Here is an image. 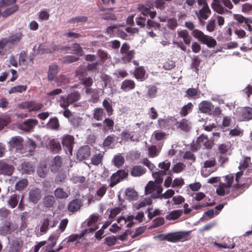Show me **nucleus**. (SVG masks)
Instances as JSON below:
<instances>
[{
	"instance_id": "1",
	"label": "nucleus",
	"mask_w": 252,
	"mask_h": 252,
	"mask_svg": "<svg viewBox=\"0 0 252 252\" xmlns=\"http://www.w3.org/2000/svg\"><path fill=\"white\" fill-rule=\"evenodd\" d=\"M243 174V171L237 172L235 175L234 180V176L233 174H229L223 177L224 182L220 180V178L216 177H212L208 180V183L210 184L217 183L219 182V187L217 189V193L221 196L228 194L231 191L238 188L239 179Z\"/></svg>"
},
{
	"instance_id": "62",
	"label": "nucleus",
	"mask_w": 252,
	"mask_h": 252,
	"mask_svg": "<svg viewBox=\"0 0 252 252\" xmlns=\"http://www.w3.org/2000/svg\"><path fill=\"white\" fill-rule=\"evenodd\" d=\"M177 20L175 18H171L167 21V27L172 30H174L178 26Z\"/></svg>"
},
{
	"instance_id": "56",
	"label": "nucleus",
	"mask_w": 252,
	"mask_h": 252,
	"mask_svg": "<svg viewBox=\"0 0 252 252\" xmlns=\"http://www.w3.org/2000/svg\"><path fill=\"white\" fill-rule=\"evenodd\" d=\"M153 5H139L138 6V9L141 12V14L143 16H146L148 15L151 8H153Z\"/></svg>"
},
{
	"instance_id": "3",
	"label": "nucleus",
	"mask_w": 252,
	"mask_h": 252,
	"mask_svg": "<svg viewBox=\"0 0 252 252\" xmlns=\"http://www.w3.org/2000/svg\"><path fill=\"white\" fill-rule=\"evenodd\" d=\"M17 0H1L0 9L5 7L6 9L1 13V16L6 17L16 12L18 9V5L15 3Z\"/></svg>"
},
{
	"instance_id": "33",
	"label": "nucleus",
	"mask_w": 252,
	"mask_h": 252,
	"mask_svg": "<svg viewBox=\"0 0 252 252\" xmlns=\"http://www.w3.org/2000/svg\"><path fill=\"white\" fill-rule=\"evenodd\" d=\"M122 138L125 140H130L131 141H139V136L127 131H124L121 133Z\"/></svg>"
},
{
	"instance_id": "61",
	"label": "nucleus",
	"mask_w": 252,
	"mask_h": 252,
	"mask_svg": "<svg viewBox=\"0 0 252 252\" xmlns=\"http://www.w3.org/2000/svg\"><path fill=\"white\" fill-rule=\"evenodd\" d=\"M8 43L7 38H2L0 40V55H4L6 52L5 48Z\"/></svg>"
},
{
	"instance_id": "8",
	"label": "nucleus",
	"mask_w": 252,
	"mask_h": 252,
	"mask_svg": "<svg viewBox=\"0 0 252 252\" xmlns=\"http://www.w3.org/2000/svg\"><path fill=\"white\" fill-rule=\"evenodd\" d=\"M19 107L22 109H27L29 111L31 112L41 109L43 107V105L33 101H25L20 104Z\"/></svg>"
},
{
	"instance_id": "2",
	"label": "nucleus",
	"mask_w": 252,
	"mask_h": 252,
	"mask_svg": "<svg viewBox=\"0 0 252 252\" xmlns=\"http://www.w3.org/2000/svg\"><path fill=\"white\" fill-rule=\"evenodd\" d=\"M185 27L189 30L191 31L192 36L197 39L203 44H206L209 47H214L217 44V42L215 39L212 37L205 35L201 31L195 28V25L191 21L186 22Z\"/></svg>"
},
{
	"instance_id": "30",
	"label": "nucleus",
	"mask_w": 252,
	"mask_h": 252,
	"mask_svg": "<svg viewBox=\"0 0 252 252\" xmlns=\"http://www.w3.org/2000/svg\"><path fill=\"white\" fill-rule=\"evenodd\" d=\"M98 219V216L92 215L88 219L87 222V225L88 226L91 227L90 228L87 229L88 232H93L97 229V227L95 226V223L97 221Z\"/></svg>"
},
{
	"instance_id": "41",
	"label": "nucleus",
	"mask_w": 252,
	"mask_h": 252,
	"mask_svg": "<svg viewBox=\"0 0 252 252\" xmlns=\"http://www.w3.org/2000/svg\"><path fill=\"white\" fill-rule=\"evenodd\" d=\"M103 154L99 153L93 156L91 158V163L94 165H98L102 162Z\"/></svg>"
},
{
	"instance_id": "21",
	"label": "nucleus",
	"mask_w": 252,
	"mask_h": 252,
	"mask_svg": "<svg viewBox=\"0 0 252 252\" xmlns=\"http://www.w3.org/2000/svg\"><path fill=\"white\" fill-rule=\"evenodd\" d=\"M23 140L20 136L12 137L9 142V146L11 148H15L16 150H20L22 148Z\"/></svg>"
},
{
	"instance_id": "53",
	"label": "nucleus",
	"mask_w": 252,
	"mask_h": 252,
	"mask_svg": "<svg viewBox=\"0 0 252 252\" xmlns=\"http://www.w3.org/2000/svg\"><path fill=\"white\" fill-rule=\"evenodd\" d=\"M87 233H88V230H85L79 234H75L71 235L68 238L67 242H73L83 237Z\"/></svg>"
},
{
	"instance_id": "26",
	"label": "nucleus",
	"mask_w": 252,
	"mask_h": 252,
	"mask_svg": "<svg viewBox=\"0 0 252 252\" xmlns=\"http://www.w3.org/2000/svg\"><path fill=\"white\" fill-rule=\"evenodd\" d=\"M198 106L199 110L204 113H210L214 107L211 103L207 101H202Z\"/></svg>"
},
{
	"instance_id": "9",
	"label": "nucleus",
	"mask_w": 252,
	"mask_h": 252,
	"mask_svg": "<svg viewBox=\"0 0 252 252\" xmlns=\"http://www.w3.org/2000/svg\"><path fill=\"white\" fill-rule=\"evenodd\" d=\"M117 221L120 224L122 227L124 225L127 227H131L136 223L134 221V217L133 216H128L127 217H120L117 220Z\"/></svg>"
},
{
	"instance_id": "54",
	"label": "nucleus",
	"mask_w": 252,
	"mask_h": 252,
	"mask_svg": "<svg viewBox=\"0 0 252 252\" xmlns=\"http://www.w3.org/2000/svg\"><path fill=\"white\" fill-rule=\"evenodd\" d=\"M55 82L58 86L65 85L69 82L68 78L64 75H59L55 79Z\"/></svg>"
},
{
	"instance_id": "13",
	"label": "nucleus",
	"mask_w": 252,
	"mask_h": 252,
	"mask_svg": "<svg viewBox=\"0 0 252 252\" xmlns=\"http://www.w3.org/2000/svg\"><path fill=\"white\" fill-rule=\"evenodd\" d=\"M126 172L123 170H119L113 174L110 178L109 186L111 188L113 187L126 176Z\"/></svg>"
},
{
	"instance_id": "16",
	"label": "nucleus",
	"mask_w": 252,
	"mask_h": 252,
	"mask_svg": "<svg viewBox=\"0 0 252 252\" xmlns=\"http://www.w3.org/2000/svg\"><path fill=\"white\" fill-rule=\"evenodd\" d=\"M86 72H83L78 70L76 72V77L81 81V83L84 85L86 87H89L92 85L93 80L91 78H85L86 76Z\"/></svg>"
},
{
	"instance_id": "55",
	"label": "nucleus",
	"mask_w": 252,
	"mask_h": 252,
	"mask_svg": "<svg viewBox=\"0 0 252 252\" xmlns=\"http://www.w3.org/2000/svg\"><path fill=\"white\" fill-rule=\"evenodd\" d=\"M104 115V112L103 109L100 108H97L94 110V118L96 120H101Z\"/></svg>"
},
{
	"instance_id": "36",
	"label": "nucleus",
	"mask_w": 252,
	"mask_h": 252,
	"mask_svg": "<svg viewBox=\"0 0 252 252\" xmlns=\"http://www.w3.org/2000/svg\"><path fill=\"white\" fill-rule=\"evenodd\" d=\"M58 72V66L56 64H51L49 66L48 72V79L53 80Z\"/></svg>"
},
{
	"instance_id": "46",
	"label": "nucleus",
	"mask_w": 252,
	"mask_h": 252,
	"mask_svg": "<svg viewBox=\"0 0 252 252\" xmlns=\"http://www.w3.org/2000/svg\"><path fill=\"white\" fill-rule=\"evenodd\" d=\"M179 126L182 130L188 131L191 128V123L188 120L184 119L179 123Z\"/></svg>"
},
{
	"instance_id": "6",
	"label": "nucleus",
	"mask_w": 252,
	"mask_h": 252,
	"mask_svg": "<svg viewBox=\"0 0 252 252\" xmlns=\"http://www.w3.org/2000/svg\"><path fill=\"white\" fill-rule=\"evenodd\" d=\"M212 142L208 137L204 134H201L196 139L195 144H194L195 150L199 148L210 149L212 148Z\"/></svg>"
},
{
	"instance_id": "52",
	"label": "nucleus",
	"mask_w": 252,
	"mask_h": 252,
	"mask_svg": "<svg viewBox=\"0 0 252 252\" xmlns=\"http://www.w3.org/2000/svg\"><path fill=\"white\" fill-rule=\"evenodd\" d=\"M125 162V158L121 155H117L114 157L113 163L117 167H120L123 165Z\"/></svg>"
},
{
	"instance_id": "58",
	"label": "nucleus",
	"mask_w": 252,
	"mask_h": 252,
	"mask_svg": "<svg viewBox=\"0 0 252 252\" xmlns=\"http://www.w3.org/2000/svg\"><path fill=\"white\" fill-rule=\"evenodd\" d=\"M27 88V87L26 85H19L14 86L10 89V90L9 91V93L12 94L16 92L22 93L23 92L25 91Z\"/></svg>"
},
{
	"instance_id": "35",
	"label": "nucleus",
	"mask_w": 252,
	"mask_h": 252,
	"mask_svg": "<svg viewBox=\"0 0 252 252\" xmlns=\"http://www.w3.org/2000/svg\"><path fill=\"white\" fill-rule=\"evenodd\" d=\"M146 169L142 166L136 165L134 166L130 171V174L134 177L140 176L145 173Z\"/></svg>"
},
{
	"instance_id": "11",
	"label": "nucleus",
	"mask_w": 252,
	"mask_h": 252,
	"mask_svg": "<svg viewBox=\"0 0 252 252\" xmlns=\"http://www.w3.org/2000/svg\"><path fill=\"white\" fill-rule=\"evenodd\" d=\"M41 197V190L36 188H33L29 190V200L34 203H37Z\"/></svg>"
},
{
	"instance_id": "18",
	"label": "nucleus",
	"mask_w": 252,
	"mask_h": 252,
	"mask_svg": "<svg viewBox=\"0 0 252 252\" xmlns=\"http://www.w3.org/2000/svg\"><path fill=\"white\" fill-rule=\"evenodd\" d=\"M241 117V120L248 121L252 119V108L249 107H246L241 109L239 112Z\"/></svg>"
},
{
	"instance_id": "64",
	"label": "nucleus",
	"mask_w": 252,
	"mask_h": 252,
	"mask_svg": "<svg viewBox=\"0 0 252 252\" xmlns=\"http://www.w3.org/2000/svg\"><path fill=\"white\" fill-rule=\"evenodd\" d=\"M187 94L189 97L198 98L200 92L195 89L189 88L187 90Z\"/></svg>"
},
{
	"instance_id": "38",
	"label": "nucleus",
	"mask_w": 252,
	"mask_h": 252,
	"mask_svg": "<svg viewBox=\"0 0 252 252\" xmlns=\"http://www.w3.org/2000/svg\"><path fill=\"white\" fill-rule=\"evenodd\" d=\"M165 175V171H158L152 173L153 177L155 179L153 181L155 183L161 185L163 181V176Z\"/></svg>"
},
{
	"instance_id": "25",
	"label": "nucleus",
	"mask_w": 252,
	"mask_h": 252,
	"mask_svg": "<svg viewBox=\"0 0 252 252\" xmlns=\"http://www.w3.org/2000/svg\"><path fill=\"white\" fill-rule=\"evenodd\" d=\"M18 169L22 174H30L33 172L32 165L31 163L26 162L22 163L19 166Z\"/></svg>"
},
{
	"instance_id": "43",
	"label": "nucleus",
	"mask_w": 252,
	"mask_h": 252,
	"mask_svg": "<svg viewBox=\"0 0 252 252\" xmlns=\"http://www.w3.org/2000/svg\"><path fill=\"white\" fill-rule=\"evenodd\" d=\"M60 233L58 232L53 233L49 237L48 241H52V244H48L47 247L50 249L53 248L57 243V240L59 238Z\"/></svg>"
},
{
	"instance_id": "45",
	"label": "nucleus",
	"mask_w": 252,
	"mask_h": 252,
	"mask_svg": "<svg viewBox=\"0 0 252 252\" xmlns=\"http://www.w3.org/2000/svg\"><path fill=\"white\" fill-rule=\"evenodd\" d=\"M183 211L182 210H174L167 216L166 218L169 220H174L180 217Z\"/></svg>"
},
{
	"instance_id": "60",
	"label": "nucleus",
	"mask_w": 252,
	"mask_h": 252,
	"mask_svg": "<svg viewBox=\"0 0 252 252\" xmlns=\"http://www.w3.org/2000/svg\"><path fill=\"white\" fill-rule=\"evenodd\" d=\"M148 95L150 98H154L157 96L158 89L155 86H150L148 87Z\"/></svg>"
},
{
	"instance_id": "5",
	"label": "nucleus",
	"mask_w": 252,
	"mask_h": 252,
	"mask_svg": "<svg viewBox=\"0 0 252 252\" xmlns=\"http://www.w3.org/2000/svg\"><path fill=\"white\" fill-rule=\"evenodd\" d=\"M130 46L127 43H124L120 50L121 59L124 63L130 62L134 57V50H129Z\"/></svg>"
},
{
	"instance_id": "31",
	"label": "nucleus",
	"mask_w": 252,
	"mask_h": 252,
	"mask_svg": "<svg viewBox=\"0 0 252 252\" xmlns=\"http://www.w3.org/2000/svg\"><path fill=\"white\" fill-rule=\"evenodd\" d=\"M49 148L54 153H57L61 150V145L60 142L56 139H52L50 141Z\"/></svg>"
},
{
	"instance_id": "63",
	"label": "nucleus",
	"mask_w": 252,
	"mask_h": 252,
	"mask_svg": "<svg viewBox=\"0 0 252 252\" xmlns=\"http://www.w3.org/2000/svg\"><path fill=\"white\" fill-rule=\"evenodd\" d=\"M104 125V129L105 130L113 129L114 126V121L109 118L105 119L103 121Z\"/></svg>"
},
{
	"instance_id": "47",
	"label": "nucleus",
	"mask_w": 252,
	"mask_h": 252,
	"mask_svg": "<svg viewBox=\"0 0 252 252\" xmlns=\"http://www.w3.org/2000/svg\"><path fill=\"white\" fill-rule=\"evenodd\" d=\"M28 185V180L26 179H22L16 183L15 188L17 190L21 191L25 188Z\"/></svg>"
},
{
	"instance_id": "29",
	"label": "nucleus",
	"mask_w": 252,
	"mask_h": 252,
	"mask_svg": "<svg viewBox=\"0 0 252 252\" xmlns=\"http://www.w3.org/2000/svg\"><path fill=\"white\" fill-rule=\"evenodd\" d=\"M62 158L60 156L55 157L51 162V170L52 172L57 171L62 165Z\"/></svg>"
},
{
	"instance_id": "19",
	"label": "nucleus",
	"mask_w": 252,
	"mask_h": 252,
	"mask_svg": "<svg viewBox=\"0 0 252 252\" xmlns=\"http://www.w3.org/2000/svg\"><path fill=\"white\" fill-rule=\"evenodd\" d=\"M74 143V138L70 135L64 136L62 139V144L64 147H66L69 154H71L72 146Z\"/></svg>"
},
{
	"instance_id": "28",
	"label": "nucleus",
	"mask_w": 252,
	"mask_h": 252,
	"mask_svg": "<svg viewBox=\"0 0 252 252\" xmlns=\"http://www.w3.org/2000/svg\"><path fill=\"white\" fill-rule=\"evenodd\" d=\"M135 86V84L133 80L126 79L122 82L121 89L125 92H127L133 90Z\"/></svg>"
},
{
	"instance_id": "14",
	"label": "nucleus",
	"mask_w": 252,
	"mask_h": 252,
	"mask_svg": "<svg viewBox=\"0 0 252 252\" xmlns=\"http://www.w3.org/2000/svg\"><path fill=\"white\" fill-rule=\"evenodd\" d=\"M23 245V242L20 238H15L10 244L8 252H21Z\"/></svg>"
},
{
	"instance_id": "27",
	"label": "nucleus",
	"mask_w": 252,
	"mask_h": 252,
	"mask_svg": "<svg viewBox=\"0 0 252 252\" xmlns=\"http://www.w3.org/2000/svg\"><path fill=\"white\" fill-rule=\"evenodd\" d=\"M37 124V121L35 119H29L24 122L22 126V128L26 131H29Z\"/></svg>"
},
{
	"instance_id": "57",
	"label": "nucleus",
	"mask_w": 252,
	"mask_h": 252,
	"mask_svg": "<svg viewBox=\"0 0 252 252\" xmlns=\"http://www.w3.org/2000/svg\"><path fill=\"white\" fill-rule=\"evenodd\" d=\"M103 106L105 109L108 116H111L113 114V109L111 102L106 99H104L102 102Z\"/></svg>"
},
{
	"instance_id": "50",
	"label": "nucleus",
	"mask_w": 252,
	"mask_h": 252,
	"mask_svg": "<svg viewBox=\"0 0 252 252\" xmlns=\"http://www.w3.org/2000/svg\"><path fill=\"white\" fill-rule=\"evenodd\" d=\"M193 105L191 102L188 103L187 105L183 106L180 112V114L182 116H187L189 113L192 110Z\"/></svg>"
},
{
	"instance_id": "39",
	"label": "nucleus",
	"mask_w": 252,
	"mask_h": 252,
	"mask_svg": "<svg viewBox=\"0 0 252 252\" xmlns=\"http://www.w3.org/2000/svg\"><path fill=\"white\" fill-rule=\"evenodd\" d=\"M145 71L143 67H139L136 68L134 71V76L135 78L140 81L145 79Z\"/></svg>"
},
{
	"instance_id": "40",
	"label": "nucleus",
	"mask_w": 252,
	"mask_h": 252,
	"mask_svg": "<svg viewBox=\"0 0 252 252\" xmlns=\"http://www.w3.org/2000/svg\"><path fill=\"white\" fill-rule=\"evenodd\" d=\"M69 192H66L62 188H57L54 191L55 196L60 199L67 198L69 195Z\"/></svg>"
},
{
	"instance_id": "17",
	"label": "nucleus",
	"mask_w": 252,
	"mask_h": 252,
	"mask_svg": "<svg viewBox=\"0 0 252 252\" xmlns=\"http://www.w3.org/2000/svg\"><path fill=\"white\" fill-rule=\"evenodd\" d=\"M62 49H63V51L67 53H73L80 56L83 55L82 48L80 45L77 43L74 44L71 47L63 46Z\"/></svg>"
},
{
	"instance_id": "59",
	"label": "nucleus",
	"mask_w": 252,
	"mask_h": 252,
	"mask_svg": "<svg viewBox=\"0 0 252 252\" xmlns=\"http://www.w3.org/2000/svg\"><path fill=\"white\" fill-rule=\"evenodd\" d=\"M10 118L7 115H3L0 117V130L9 124Z\"/></svg>"
},
{
	"instance_id": "48",
	"label": "nucleus",
	"mask_w": 252,
	"mask_h": 252,
	"mask_svg": "<svg viewBox=\"0 0 252 252\" xmlns=\"http://www.w3.org/2000/svg\"><path fill=\"white\" fill-rule=\"evenodd\" d=\"M148 151V156L150 158H154L158 156L160 152V150L155 145L149 147Z\"/></svg>"
},
{
	"instance_id": "51",
	"label": "nucleus",
	"mask_w": 252,
	"mask_h": 252,
	"mask_svg": "<svg viewBox=\"0 0 252 252\" xmlns=\"http://www.w3.org/2000/svg\"><path fill=\"white\" fill-rule=\"evenodd\" d=\"M103 93V91L102 89L99 88L95 89V91L91 95L90 100L93 103L96 102L99 99V96L101 95V94H102Z\"/></svg>"
},
{
	"instance_id": "20",
	"label": "nucleus",
	"mask_w": 252,
	"mask_h": 252,
	"mask_svg": "<svg viewBox=\"0 0 252 252\" xmlns=\"http://www.w3.org/2000/svg\"><path fill=\"white\" fill-rule=\"evenodd\" d=\"M12 165H8L3 161H0V174L11 175L14 171Z\"/></svg>"
},
{
	"instance_id": "37",
	"label": "nucleus",
	"mask_w": 252,
	"mask_h": 252,
	"mask_svg": "<svg viewBox=\"0 0 252 252\" xmlns=\"http://www.w3.org/2000/svg\"><path fill=\"white\" fill-rule=\"evenodd\" d=\"M23 36V34L21 32H18L14 34H12L7 38L8 43H10L13 45L18 44Z\"/></svg>"
},
{
	"instance_id": "24",
	"label": "nucleus",
	"mask_w": 252,
	"mask_h": 252,
	"mask_svg": "<svg viewBox=\"0 0 252 252\" xmlns=\"http://www.w3.org/2000/svg\"><path fill=\"white\" fill-rule=\"evenodd\" d=\"M63 47L61 48H58L56 45L54 44H50L49 46H47L45 44L40 45L39 47V50L42 51L44 53H52L56 51H63V49H62Z\"/></svg>"
},
{
	"instance_id": "44",
	"label": "nucleus",
	"mask_w": 252,
	"mask_h": 252,
	"mask_svg": "<svg viewBox=\"0 0 252 252\" xmlns=\"http://www.w3.org/2000/svg\"><path fill=\"white\" fill-rule=\"evenodd\" d=\"M18 203V195L16 194L11 195L7 200L8 205L12 208H15Z\"/></svg>"
},
{
	"instance_id": "22",
	"label": "nucleus",
	"mask_w": 252,
	"mask_h": 252,
	"mask_svg": "<svg viewBox=\"0 0 252 252\" xmlns=\"http://www.w3.org/2000/svg\"><path fill=\"white\" fill-rule=\"evenodd\" d=\"M211 10L208 5H204L198 11L197 16L199 20H206L211 14Z\"/></svg>"
},
{
	"instance_id": "42",
	"label": "nucleus",
	"mask_w": 252,
	"mask_h": 252,
	"mask_svg": "<svg viewBox=\"0 0 252 252\" xmlns=\"http://www.w3.org/2000/svg\"><path fill=\"white\" fill-rule=\"evenodd\" d=\"M55 199L53 195H47L43 199V203L46 207H51L53 206Z\"/></svg>"
},
{
	"instance_id": "34",
	"label": "nucleus",
	"mask_w": 252,
	"mask_h": 252,
	"mask_svg": "<svg viewBox=\"0 0 252 252\" xmlns=\"http://www.w3.org/2000/svg\"><path fill=\"white\" fill-rule=\"evenodd\" d=\"M214 0L215 1V2L212 3V7L214 10L218 13L223 14L231 13L230 11L224 9L216 0Z\"/></svg>"
},
{
	"instance_id": "23",
	"label": "nucleus",
	"mask_w": 252,
	"mask_h": 252,
	"mask_svg": "<svg viewBox=\"0 0 252 252\" xmlns=\"http://www.w3.org/2000/svg\"><path fill=\"white\" fill-rule=\"evenodd\" d=\"M82 205L81 201L79 199H73L68 205V210L70 212H75L78 211Z\"/></svg>"
},
{
	"instance_id": "12",
	"label": "nucleus",
	"mask_w": 252,
	"mask_h": 252,
	"mask_svg": "<svg viewBox=\"0 0 252 252\" xmlns=\"http://www.w3.org/2000/svg\"><path fill=\"white\" fill-rule=\"evenodd\" d=\"M16 229V227L9 220H6L3 224L0 227V235L6 236L11 233Z\"/></svg>"
},
{
	"instance_id": "49",
	"label": "nucleus",
	"mask_w": 252,
	"mask_h": 252,
	"mask_svg": "<svg viewBox=\"0 0 252 252\" xmlns=\"http://www.w3.org/2000/svg\"><path fill=\"white\" fill-rule=\"evenodd\" d=\"M47 127L52 129L57 130L59 127L58 119L57 118L51 119L47 124Z\"/></svg>"
},
{
	"instance_id": "32",
	"label": "nucleus",
	"mask_w": 252,
	"mask_h": 252,
	"mask_svg": "<svg viewBox=\"0 0 252 252\" xmlns=\"http://www.w3.org/2000/svg\"><path fill=\"white\" fill-rule=\"evenodd\" d=\"M177 33L178 36L183 39L184 42L186 44L189 45L190 43L191 37L187 30H184L178 31Z\"/></svg>"
},
{
	"instance_id": "10",
	"label": "nucleus",
	"mask_w": 252,
	"mask_h": 252,
	"mask_svg": "<svg viewBox=\"0 0 252 252\" xmlns=\"http://www.w3.org/2000/svg\"><path fill=\"white\" fill-rule=\"evenodd\" d=\"M187 233L185 232H179L167 235L165 238L171 242H177L178 241H184L186 240Z\"/></svg>"
},
{
	"instance_id": "4",
	"label": "nucleus",
	"mask_w": 252,
	"mask_h": 252,
	"mask_svg": "<svg viewBox=\"0 0 252 252\" xmlns=\"http://www.w3.org/2000/svg\"><path fill=\"white\" fill-rule=\"evenodd\" d=\"M163 190L161 185L150 181L145 188V193L154 198H159Z\"/></svg>"
},
{
	"instance_id": "15",
	"label": "nucleus",
	"mask_w": 252,
	"mask_h": 252,
	"mask_svg": "<svg viewBox=\"0 0 252 252\" xmlns=\"http://www.w3.org/2000/svg\"><path fill=\"white\" fill-rule=\"evenodd\" d=\"M91 154L90 148L88 146L81 147L78 149L76 157L80 160L86 159L89 158Z\"/></svg>"
},
{
	"instance_id": "7",
	"label": "nucleus",
	"mask_w": 252,
	"mask_h": 252,
	"mask_svg": "<svg viewBox=\"0 0 252 252\" xmlns=\"http://www.w3.org/2000/svg\"><path fill=\"white\" fill-rule=\"evenodd\" d=\"M80 97V94L77 92L69 94L65 99L63 97H62L61 98L63 100V101L60 103V106L63 108H65L69 105L78 101Z\"/></svg>"
}]
</instances>
